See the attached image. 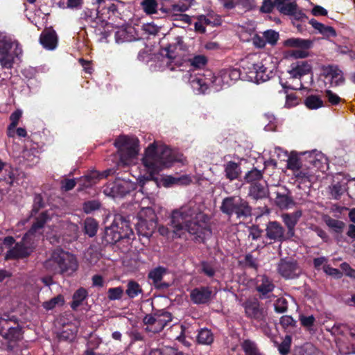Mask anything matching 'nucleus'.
<instances>
[{
  "mask_svg": "<svg viewBox=\"0 0 355 355\" xmlns=\"http://www.w3.org/2000/svg\"><path fill=\"white\" fill-rule=\"evenodd\" d=\"M120 156L121 162L127 165L138 153V139L128 136H121L114 141Z\"/></svg>",
  "mask_w": 355,
  "mask_h": 355,
  "instance_id": "9",
  "label": "nucleus"
},
{
  "mask_svg": "<svg viewBox=\"0 0 355 355\" xmlns=\"http://www.w3.org/2000/svg\"><path fill=\"white\" fill-rule=\"evenodd\" d=\"M98 230V223L92 218H87L84 221V231L89 236L96 235Z\"/></svg>",
  "mask_w": 355,
  "mask_h": 355,
  "instance_id": "38",
  "label": "nucleus"
},
{
  "mask_svg": "<svg viewBox=\"0 0 355 355\" xmlns=\"http://www.w3.org/2000/svg\"><path fill=\"white\" fill-rule=\"evenodd\" d=\"M87 295L88 293L85 288L83 287L78 288L73 295V300L71 303V309L76 310L82 304Z\"/></svg>",
  "mask_w": 355,
  "mask_h": 355,
  "instance_id": "32",
  "label": "nucleus"
},
{
  "mask_svg": "<svg viewBox=\"0 0 355 355\" xmlns=\"http://www.w3.org/2000/svg\"><path fill=\"white\" fill-rule=\"evenodd\" d=\"M271 279L266 275H259L257 278V290L261 294L266 295L274 289Z\"/></svg>",
  "mask_w": 355,
  "mask_h": 355,
  "instance_id": "29",
  "label": "nucleus"
},
{
  "mask_svg": "<svg viewBox=\"0 0 355 355\" xmlns=\"http://www.w3.org/2000/svg\"><path fill=\"white\" fill-rule=\"evenodd\" d=\"M115 226L106 227L104 239L107 243H115L123 238H129L126 234H121L114 230Z\"/></svg>",
  "mask_w": 355,
  "mask_h": 355,
  "instance_id": "30",
  "label": "nucleus"
},
{
  "mask_svg": "<svg viewBox=\"0 0 355 355\" xmlns=\"http://www.w3.org/2000/svg\"><path fill=\"white\" fill-rule=\"evenodd\" d=\"M197 341L199 344L209 345L214 341V335L211 330L205 328L198 331Z\"/></svg>",
  "mask_w": 355,
  "mask_h": 355,
  "instance_id": "35",
  "label": "nucleus"
},
{
  "mask_svg": "<svg viewBox=\"0 0 355 355\" xmlns=\"http://www.w3.org/2000/svg\"><path fill=\"white\" fill-rule=\"evenodd\" d=\"M49 219L46 212L42 213L37 218L30 230L24 236L21 242L17 243L14 248L7 252L6 259H19L28 256L34 248L35 238L41 234L45 223Z\"/></svg>",
  "mask_w": 355,
  "mask_h": 355,
  "instance_id": "3",
  "label": "nucleus"
},
{
  "mask_svg": "<svg viewBox=\"0 0 355 355\" xmlns=\"http://www.w3.org/2000/svg\"><path fill=\"white\" fill-rule=\"evenodd\" d=\"M135 189V185L130 182L123 180H118L113 183L107 184L103 193L112 198L124 196Z\"/></svg>",
  "mask_w": 355,
  "mask_h": 355,
  "instance_id": "11",
  "label": "nucleus"
},
{
  "mask_svg": "<svg viewBox=\"0 0 355 355\" xmlns=\"http://www.w3.org/2000/svg\"><path fill=\"white\" fill-rule=\"evenodd\" d=\"M22 52L19 43L13 41L10 37L0 36V63L3 68L10 69L12 67L14 57Z\"/></svg>",
  "mask_w": 355,
  "mask_h": 355,
  "instance_id": "5",
  "label": "nucleus"
},
{
  "mask_svg": "<svg viewBox=\"0 0 355 355\" xmlns=\"http://www.w3.org/2000/svg\"><path fill=\"white\" fill-rule=\"evenodd\" d=\"M44 267L51 271L71 275L78 267L76 258L71 253L57 249L49 259L45 261Z\"/></svg>",
  "mask_w": 355,
  "mask_h": 355,
  "instance_id": "4",
  "label": "nucleus"
},
{
  "mask_svg": "<svg viewBox=\"0 0 355 355\" xmlns=\"http://www.w3.org/2000/svg\"><path fill=\"white\" fill-rule=\"evenodd\" d=\"M245 181L248 183L253 184L254 182H260L263 178V173L257 168H253L248 171L245 177Z\"/></svg>",
  "mask_w": 355,
  "mask_h": 355,
  "instance_id": "44",
  "label": "nucleus"
},
{
  "mask_svg": "<svg viewBox=\"0 0 355 355\" xmlns=\"http://www.w3.org/2000/svg\"><path fill=\"white\" fill-rule=\"evenodd\" d=\"M266 236L270 240L280 242L291 238L287 233H285V230L282 225L277 221H270L268 223L266 228Z\"/></svg>",
  "mask_w": 355,
  "mask_h": 355,
  "instance_id": "14",
  "label": "nucleus"
},
{
  "mask_svg": "<svg viewBox=\"0 0 355 355\" xmlns=\"http://www.w3.org/2000/svg\"><path fill=\"white\" fill-rule=\"evenodd\" d=\"M110 226H116L114 227V230L121 234H126L128 237L133 234L132 230L130 226L129 221L120 214L114 215Z\"/></svg>",
  "mask_w": 355,
  "mask_h": 355,
  "instance_id": "22",
  "label": "nucleus"
},
{
  "mask_svg": "<svg viewBox=\"0 0 355 355\" xmlns=\"http://www.w3.org/2000/svg\"><path fill=\"white\" fill-rule=\"evenodd\" d=\"M279 12L286 15H291L297 20L303 21L307 17L299 9L295 1H291L286 6L279 5Z\"/></svg>",
  "mask_w": 355,
  "mask_h": 355,
  "instance_id": "20",
  "label": "nucleus"
},
{
  "mask_svg": "<svg viewBox=\"0 0 355 355\" xmlns=\"http://www.w3.org/2000/svg\"><path fill=\"white\" fill-rule=\"evenodd\" d=\"M100 10H102L101 12V15H109L108 17H110V14L115 15L117 12V6L110 1L108 3L105 4V8H101Z\"/></svg>",
  "mask_w": 355,
  "mask_h": 355,
  "instance_id": "57",
  "label": "nucleus"
},
{
  "mask_svg": "<svg viewBox=\"0 0 355 355\" xmlns=\"http://www.w3.org/2000/svg\"><path fill=\"white\" fill-rule=\"evenodd\" d=\"M171 320V314L169 312L162 311L153 315H146L143 322L146 325L145 328L146 331L155 334L160 332Z\"/></svg>",
  "mask_w": 355,
  "mask_h": 355,
  "instance_id": "10",
  "label": "nucleus"
},
{
  "mask_svg": "<svg viewBox=\"0 0 355 355\" xmlns=\"http://www.w3.org/2000/svg\"><path fill=\"white\" fill-rule=\"evenodd\" d=\"M39 150L36 148H25L22 157L29 163L35 164L39 160Z\"/></svg>",
  "mask_w": 355,
  "mask_h": 355,
  "instance_id": "40",
  "label": "nucleus"
},
{
  "mask_svg": "<svg viewBox=\"0 0 355 355\" xmlns=\"http://www.w3.org/2000/svg\"><path fill=\"white\" fill-rule=\"evenodd\" d=\"M209 217L204 214L196 203H189L173 211L171 225L173 233L181 237L185 232L193 235L196 239L203 241L211 234Z\"/></svg>",
  "mask_w": 355,
  "mask_h": 355,
  "instance_id": "1",
  "label": "nucleus"
},
{
  "mask_svg": "<svg viewBox=\"0 0 355 355\" xmlns=\"http://www.w3.org/2000/svg\"><path fill=\"white\" fill-rule=\"evenodd\" d=\"M225 178L230 181H233L239 178L241 174V168L239 163L229 161L223 165Z\"/></svg>",
  "mask_w": 355,
  "mask_h": 355,
  "instance_id": "26",
  "label": "nucleus"
},
{
  "mask_svg": "<svg viewBox=\"0 0 355 355\" xmlns=\"http://www.w3.org/2000/svg\"><path fill=\"white\" fill-rule=\"evenodd\" d=\"M312 28H313L315 33H320L322 37L326 38V40H329L330 37H335L337 35L335 28L323 24V23L318 21L315 18H312Z\"/></svg>",
  "mask_w": 355,
  "mask_h": 355,
  "instance_id": "24",
  "label": "nucleus"
},
{
  "mask_svg": "<svg viewBox=\"0 0 355 355\" xmlns=\"http://www.w3.org/2000/svg\"><path fill=\"white\" fill-rule=\"evenodd\" d=\"M325 223L336 233H342L345 226L344 222L340 220H336V218H331V216H327L325 219Z\"/></svg>",
  "mask_w": 355,
  "mask_h": 355,
  "instance_id": "43",
  "label": "nucleus"
},
{
  "mask_svg": "<svg viewBox=\"0 0 355 355\" xmlns=\"http://www.w3.org/2000/svg\"><path fill=\"white\" fill-rule=\"evenodd\" d=\"M345 78L342 70L337 65L322 67L317 83L319 87H337L345 83Z\"/></svg>",
  "mask_w": 355,
  "mask_h": 355,
  "instance_id": "7",
  "label": "nucleus"
},
{
  "mask_svg": "<svg viewBox=\"0 0 355 355\" xmlns=\"http://www.w3.org/2000/svg\"><path fill=\"white\" fill-rule=\"evenodd\" d=\"M245 311L248 317L253 318L257 321L264 320L266 312L261 307L259 302L254 300L248 301L244 304Z\"/></svg>",
  "mask_w": 355,
  "mask_h": 355,
  "instance_id": "16",
  "label": "nucleus"
},
{
  "mask_svg": "<svg viewBox=\"0 0 355 355\" xmlns=\"http://www.w3.org/2000/svg\"><path fill=\"white\" fill-rule=\"evenodd\" d=\"M167 272V270L163 267H157L151 270L148 274V278L152 280L154 286L157 288H166L168 287V284L162 282L164 275Z\"/></svg>",
  "mask_w": 355,
  "mask_h": 355,
  "instance_id": "23",
  "label": "nucleus"
},
{
  "mask_svg": "<svg viewBox=\"0 0 355 355\" xmlns=\"http://www.w3.org/2000/svg\"><path fill=\"white\" fill-rule=\"evenodd\" d=\"M213 292L208 286H200L193 288L190 293L191 300L196 304H206L212 297Z\"/></svg>",
  "mask_w": 355,
  "mask_h": 355,
  "instance_id": "15",
  "label": "nucleus"
},
{
  "mask_svg": "<svg viewBox=\"0 0 355 355\" xmlns=\"http://www.w3.org/2000/svg\"><path fill=\"white\" fill-rule=\"evenodd\" d=\"M138 220L157 223V216L155 211L149 207H142L137 215Z\"/></svg>",
  "mask_w": 355,
  "mask_h": 355,
  "instance_id": "33",
  "label": "nucleus"
},
{
  "mask_svg": "<svg viewBox=\"0 0 355 355\" xmlns=\"http://www.w3.org/2000/svg\"><path fill=\"white\" fill-rule=\"evenodd\" d=\"M126 287L125 293L130 299H134L139 295L143 294L141 286L135 281H129Z\"/></svg>",
  "mask_w": 355,
  "mask_h": 355,
  "instance_id": "34",
  "label": "nucleus"
},
{
  "mask_svg": "<svg viewBox=\"0 0 355 355\" xmlns=\"http://www.w3.org/2000/svg\"><path fill=\"white\" fill-rule=\"evenodd\" d=\"M157 227L156 222L138 220L136 224V230L139 235L144 237H150Z\"/></svg>",
  "mask_w": 355,
  "mask_h": 355,
  "instance_id": "27",
  "label": "nucleus"
},
{
  "mask_svg": "<svg viewBox=\"0 0 355 355\" xmlns=\"http://www.w3.org/2000/svg\"><path fill=\"white\" fill-rule=\"evenodd\" d=\"M102 10L98 7L96 9H89L86 8L80 15V19H83L87 22H94L99 17Z\"/></svg>",
  "mask_w": 355,
  "mask_h": 355,
  "instance_id": "36",
  "label": "nucleus"
},
{
  "mask_svg": "<svg viewBox=\"0 0 355 355\" xmlns=\"http://www.w3.org/2000/svg\"><path fill=\"white\" fill-rule=\"evenodd\" d=\"M269 60L264 59L261 62L257 63L248 62L243 68L248 73V77L251 80H254L257 83L265 82L271 78L274 75V65L268 66L271 64Z\"/></svg>",
  "mask_w": 355,
  "mask_h": 355,
  "instance_id": "8",
  "label": "nucleus"
},
{
  "mask_svg": "<svg viewBox=\"0 0 355 355\" xmlns=\"http://www.w3.org/2000/svg\"><path fill=\"white\" fill-rule=\"evenodd\" d=\"M280 324L284 328H288L289 327H293L295 324V321L290 315H283L280 319Z\"/></svg>",
  "mask_w": 355,
  "mask_h": 355,
  "instance_id": "64",
  "label": "nucleus"
},
{
  "mask_svg": "<svg viewBox=\"0 0 355 355\" xmlns=\"http://www.w3.org/2000/svg\"><path fill=\"white\" fill-rule=\"evenodd\" d=\"M220 210L229 216L236 214L238 218L250 216L252 211L248 202L238 196L224 198L220 205Z\"/></svg>",
  "mask_w": 355,
  "mask_h": 355,
  "instance_id": "6",
  "label": "nucleus"
},
{
  "mask_svg": "<svg viewBox=\"0 0 355 355\" xmlns=\"http://www.w3.org/2000/svg\"><path fill=\"white\" fill-rule=\"evenodd\" d=\"M64 302V297L62 295H58L56 297L43 302L42 306L46 310H51L56 306H62Z\"/></svg>",
  "mask_w": 355,
  "mask_h": 355,
  "instance_id": "45",
  "label": "nucleus"
},
{
  "mask_svg": "<svg viewBox=\"0 0 355 355\" xmlns=\"http://www.w3.org/2000/svg\"><path fill=\"white\" fill-rule=\"evenodd\" d=\"M21 114L22 113L20 110H16L11 114L10 116V128H14L17 125L18 121L21 116Z\"/></svg>",
  "mask_w": 355,
  "mask_h": 355,
  "instance_id": "63",
  "label": "nucleus"
},
{
  "mask_svg": "<svg viewBox=\"0 0 355 355\" xmlns=\"http://www.w3.org/2000/svg\"><path fill=\"white\" fill-rule=\"evenodd\" d=\"M291 336H286L282 343L278 347V350L282 355H286L291 348Z\"/></svg>",
  "mask_w": 355,
  "mask_h": 355,
  "instance_id": "54",
  "label": "nucleus"
},
{
  "mask_svg": "<svg viewBox=\"0 0 355 355\" xmlns=\"http://www.w3.org/2000/svg\"><path fill=\"white\" fill-rule=\"evenodd\" d=\"M285 45L291 47H298L302 49H309L311 46V42L309 40L300 38H291L285 41Z\"/></svg>",
  "mask_w": 355,
  "mask_h": 355,
  "instance_id": "42",
  "label": "nucleus"
},
{
  "mask_svg": "<svg viewBox=\"0 0 355 355\" xmlns=\"http://www.w3.org/2000/svg\"><path fill=\"white\" fill-rule=\"evenodd\" d=\"M307 49L300 48L299 49L293 50L290 52V55L295 58H304L309 55Z\"/></svg>",
  "mask_w": 355,
  "mask_h": 355,
  "instance_id": "61",
  "label": "nucleus"
},
{
  "mask_svg": "<svg viewBox=\"0 0 355 355\" xmlns=\"http://www.w3.org/2000/svg\"><path fill=\"white\" fill-rule=\"evenodd\" d=\"M100 203L97 200H90L84 203L83 210L86 214L92 213L94 211L98 209Z\"/></svg>",
  "mask_w": 355,
  "mask_h": 355,
  "instance_id": "56",
  "label": "nucleus"
},
{
  "mask_svg": "<svg viewBox=\"0 0 355 355\" xmlns=\"http://www.w3.org/2000/svg\"><path fill=\"white\" fill-rule=\"evenodd\" d=\"M275 7V0H265L260 8V10L264 13H270L273 8Z\"/></svg>",
  "mask_w": 355,
  "mask_h": 355,
  "instance_id": "59",
  "label": "nucleus"
},
{
  "mask_svg": "<svg viewBox=\"0 0 355 355\" xmlns=\"http://www.w3.org/2000/svg\"><path fill=\"white\" fill-rule=\"evenodd\" d=\"M40 42L46 49H55L58 44V37L55 31L52 29L44 30L40 35Z\"/></svg>",
  "mask_w": 355,
  "mask_h": 355,
  "instance_id": "18",
  "label": "nucleus"
},
{
  "mask_svg": "<svg viewBox=\"0 0 355 355\" xmlns=\"http://www.w3.org/2000/svg\"><path fill=\"white\" fill-rule=\"evenodd\" d=\"M324 97L326 98L325 103L328 105H337L342 101V98L339 96V95L334 93L331 89H326L324 92Z\"/></svg>",
  "mask_w": 355,
  "mask_h": 355,
  "instance_id": "46",
  "label": "nucleus"
},
{
  "mask_svg": "<svg viewBox=\"0 0 355 355\" xmlns=\"http://www.w3.org/2000/svg\"><path fill=\"white\" fill-rule=\"evenodd\" d=\"M328 168V158L321 151L312 150V171L321 172L323 175Z\"/></svg>",
  "mask_w": 355,
  "mask_h": 355,
  "instance_id": "17",
  "label": "nucleus"
},
{
  "mask_svg": "<svg viewBox=\"0 0 355 355\" xmlns=\"http://www.w3.org/2000/svg\"><path fill=\"white\" fill-rule=\"evenodd\" d=\"M216 268L211 263L202 261L200 263V272L209 277H213L216 273Z\"/></svg>",
  "mask_w": 355,
  "mask_h": 355,
  "instance_id": "50",
  "label": "nucleus"
},
{
  "mask_svg": "<svg viewBox=\"0 0 355 355\" xmlns=\"http://www.w3.org/2000/svg\"><path fill=\"white\" fill-rule=\"evenodd\" d=\"M326 105H328L322 99L320 95L312 94V110L326 107Z\"/></svg>",
  "mask_w": 355,
  "mask_h": 355,
  "instance_id": "58",
  "label": "nucleus"
},
{
  "mask_svg": "<svg viewBox=\"0 0 355 355\" xmlns=\"http://www.w3.org/2000/svg\"><path fill=\"white\" fill-rule=\"evenodd\" d=\"M83 5V0H62L58 3L60 8L62 9H79Z\"/></svg>",
  "mask_w": 355,
  "mask_h": 355,
  "instance_id": "48",
  "label": "nucleus"
},
{
  "mask_svg": "<svg viewBox=\"0 0 355 355\" xmlns=\"http://www.w3.org/2000/svg\"><path fill=\"white\" fill-rule=\"evenodd\" d=\"M241 348L245 355H263L260 352L255 343L250 340H245L241 343Z\"/></svg>",
  "mask_w": 355,
  "mask_h": 355,
  "instance_id": "37",
  "label": "nucleus"
},
{
  "mask_svg": "<svg viewBox=\"0 0 355 355\" xmlns=\"http://www.w3.org/2000/svg\"><path fill=\"white\" fill-rule=\"evenodd\" d=\"M310 71L311 64L308 61L301 60L292 64L289 73L293 78H297L309 73Z\"/></svg>",
  "mask_w": 355,
  "mask_h": 355,
  "instance_id": "28",
  "label": "nucleus"
},
{
  "mask_svg": "<svg viewBox=\"0 0 355 355\" xmlns=\"http://www.w3.org/2000/svg\"><path fill=\"white\" fill-rule=\"evenodd\" d=\"M275 202L280 208H286L290 204L291 200L285 195H278L276 198Z\"/></svg>",
  "mask_w": 355,
  "mask_h": 355,
  "instance_id": "60",
  "label": "nucleus"
},
{
  "mask_svg": "<svg viewBox=\"0 0 355 355\" xmlns=\"http://www.w3.org/2000/svg\"><path fill=\"white\" fill-rule=\"evenodd\" d=\"M263 37L266 43L275 45L279 39V33L273 30H268L263 33Z\"/></svg>",
  "mask_w": 355,
  "mask_h": 355,
  "instance_id": "53",
  "label": "nucleus"
},
{
  "mask_svg": "<svg viewBox=\"0 0 355 355\" xmlns=\"http://www.w3.org/2000/svg\"><path fill=\"white\" fill-rule=\"evenodd\" d=\"M191 83L193 87L198 88L201 92H205L211 84L215 86L216 89L225 86L220 73L218 76H212L211 78L203 76L195 77L191 80Z\"/></svg>",
  "mask_w": 355,
  "mask_h": 355,
  "instance_id": "13",
  "label": "nucleus"
},
{
  "mask_svg": "<svg viewBox=\"0 0 355 355\" xmlns=\"http://www.w3.org/2000/svg\"><path fill=\"white\" fill-rule=\"evenodd\" d=\"M22 329L17 322L16 324L6 329L1 336L9 343L10 346L12 347V343L15 344L22 339Z\"/></svg>",
  "mask_w": 355,
  "mask_h": 355,
  "instance_id": "19",
  "label": "nucleus"
},
{
  "mask_svg": "<svg viewBox=\"0 0 355 355\" xmlns=\"http://www.w3.org/2000/svg\"><path fill=\"white\" fill-rule=\"evenodd\" d=\"M329 189L331 197L333 199L336 200L340 199L341 196L344 192L343 186L340 184V182H336V184H331V186L329 187Z\"/></svg>",
  "mask_w": 355,
  "mask_h": 355,
  "instance_id": "51",
  "label": "nucleus"
},
{
  "mask_svg": "<svg viewBox=\"0 0 355 355\" xmlns=\"http://www.w3.org/2000/svg\"><path fill=\"white\" fill-rule=\"evenodd\" d=\"M223 84L228 86L233 80L239 77V71L237 69L225 70L220 72Z\"/></svg>",
  "mask_w": 355,
  "mask_h": 355,
  "instance_id": "39",
  "label": "nucleus"
},
{
  "mask_svg": "<svg viewBox=\"0 0 355 355\" xmlns=\"http://www.w3.org/2000/svg\"><path fill=\"white\" fill-rule=\"evenodd\" d=\"M177 159L172 150L165 146H158L155 142L150 144L145 151L142 164L147 172L143 178L146 180H153L154 175L164 167H169Z\"/></svg>",
  "mask_w": 355,
  "mask_h": 355,
  "instance_id": "2",
  "label": "nucleus"
},
{
  "mask_svg": "<svg viewBox=\"0 0 355 355\" xmlns=\"http://www.w3.org/2000/svg\"><path fill=\"white\" fill-rule=\"evenodd\" d=\"M17 318L15 315L9 313H3L0 316V335L3 334L10 327L16 324Z\"/></svg>",
  "mask_w": 355,
  "mask_h": 355,
  "instance_id": "31",
  "label": "nucleus"
},
{
  "mask_svg": "<svg viewBox=\"0 0 355 355\" xmlns=\"http://www.w3.org/2000/svg\"><path fill=\"white\" fill-rule=\"evenodd\" d=\"M301 216L302 211L300 210H297L292 214L286 213L282 215V220L288 229L287 235L288 236H293L295 226Z\"/></svg>",
  "mask_w": 355,
  "mask_h": 355,
  "instance_id": "21",
  "label": "nucleus"
},
{
  "mask_svg": "<svg viewBox=\"0 0 355 355\" xmlns=\"http://www.w3.org/2000/svg\"><path fill=\"white\" fill-rule=\"evenodd\" d=\"M123 295L122 287L110 288L107 291V297L110 300H117L121 299Z\"/></svg>",
  "mask_w": 355,
  "mask_h": 355,
  "instance_id": "52",
  "label": "nucleus"
},
{
  "mask_svg": "<svg viewBox=\"0 0 355 355\" xmlns=\"http://www.w3.org/2000/svg\"><path fill=\"white\" fill-rule=\"evenodd\" d=\"M189 62L194 69H201L206 65L207 59L203 55H198L190 58Z\"/></svg>",
  "mask_w": 355,
  "mask_h": 355,
  "instance_id": "49",
  "label": "nucleus"
},
{
  "mask_svg": "<svg viewBox=\"0 0 355 355\" xmlns=\"http://www.w3.org/2000/svg\"><path fill=\"white\" fill-rule=\"evenodd\" d=\"M157 6L156 0H143L141 2L142 8L148 15L156 13Z\"/></svg>",
  "mask_w": 355,
  "mask_h": 355,
  "instance_id": "47",
  "label": "nucleus"
},
{
  "mask_svg": "<svg viewBox=\"0 0 355 355\" xmlns=\"http://www.w3.org/2000/svg\"><path fill=\"white\" fill-rule=\"evenodd\" d=\"M268 189L266 182L251 184L249 189V196L255 200L267 197Z\"/></svg>",
  "mask_w": 355,
  "mask_h": 355,
  "instance_id": "25",
  "label": "nucleus"
},
{
  "mask_svg": "<svg viewBox=\"0 0 355 355\" xmlns=\"http://www.w3.org/2000/svg\"><path fill=\"white\" fill-rule=\"evenodd\" d=\"M277 271L285 279L295 278L301 273L297 262L291 259H282L277 264Z\"/></svg>",
  "mask_w": 355,
  "mask_h": 355,
  "instance_id": "12",
  "label": "nucleus"
},
{
  "mask_svg": "<svg viewBox=\"0 0 355 355\" xmlns=\"http://www.w3.org/2000/svg\"><path fill=\"white\" fill-rule=\"evenodd\" d=\"M274 306L277 313H284L288 309V302L285 298L279 297L275 301Z\"/></svg>",
  "mask_w": 355,
  "mask_h": 355,
  "instance_id": "55",
  "label": "nucleus"
},
{
  "mask_svg": "<svg viewBox=\"0 0 355 355\" xmlns=\"http://www.w3.org/2000/svg\"><path fill=\"white\" fill-rule=\"evenodd\" d=\"M302 166V163L297 153L292 152L287 160V168L293 171H298Z\"/></svg>",
  "mask_w": 355,
  "mask_h": 355,
  "instance_id": "41",
  "label": "nucleus"
},
{
  "mask_svg": "<svg viewBox=\"0 0 355 355\" xmlns=\"http://www.w3.org/2000/svg\"><path fill=\"white\" fill-rule=\"evenodd\" d=\"M262 231L257 226H252L249 228L248 237L252 240L256 241L261 236Z\"/></svg>",
  "mask_w": 355,
  "mask_h": 355,
  "instance_id": "62",
  "label": "nucleus"
}]
</instances>
